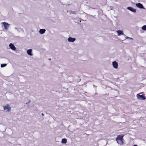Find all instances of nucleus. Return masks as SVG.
<instances>
[{"instance_id": "4468645a", "label": "nucleus", "mask_w": 146, "mask_h": 146, "mask_svg": "<svg viewBox=\"0 0 146 146\" xmlns=\"http://www.w3.org/2000/svg\"><path fill=\"white\" fill-rule=\"evenodd\" d=\"M67 142V140L65 138L62 139L61 141V142L63 143H66Z\"/></svg>"}, {"instance_id": "9d476101", "label": "nucleus", "mask_w": 146, "mask_h": 146, "mask_svg": "<svg viewBox=\"0 0 146 146\" xmlns=\"http://www.w3.org/2000/svg\"><path fill=\"white\" fill-rule=\"evenodd\" d=\"M123 135H118L117 136V137L116 138V140H122L123 139Z\"/></svg>"}, {"instance_id": "9b49d317", "label": "nucleus", "mask_w": 146, "mask_h": 146, "mask_svg": "<svg viewBox=\"0 0 146 146\" xmlns=\"http://www.w3.org/2000/svg\"><path fill=\"white\" fill-rule=\"evenodd\" d=\"M27 53L30 56H31L33 55V54H32V50L31 49H28L27 50Z\"/></svg>"}, {"instance_id": "1a4fd4ad", "label": "nucleus", "mask_w": 146, "mask_h": 146, "mask_svg": "<svg viewBox=\"0 0 146 146\" xmlns=\"http://www.w3.org/2000/svg\"><path fill=\"white\" fill-rule=\"evenodd\" d=\"M76 39L75 38H72L71 37H69L68 39V41L69 42H74L75 41Z\"/></svg>"}, {"instance_id": "f257e3e1", "label": "nucleus", "mask_w": 146, "mask_h": 146, "mask_svg": "<svg viewBox=\"0 0 146 146\" xmlns=\"http://www.w3.org/2000/svg\"><path fill=\"white\" fill-rule=\"evenodd\" d=\"M3 108L4 110L6 111H10L11 110V108L9 104H7L3 106Z\"/></svg>"}, {"instance_id": "aec40b11", "label": "nucleus", "mask_w": 146, "mask_h": 146, "mask_svg": "<svg viewBox=\"0 0 146 146\" xmlns=\"http://www.w3.org/2000/svg\"><path fill=\"white\" fill-rule=\"evenodd\" d=\"M41 115H42V116H44V113H42L41 114Z\"/></svg>"}, {"instance_id": "7ed1b4c3", "label": "nucleus", "mask_w": 146, "mask_h": 146, "mask_svg": "<svg viewBox=\"0 0 146 146\" xmlns=\"http://www.w3.org/2000/svg\"><path fill=\"white\" fill-rule=\"evenodd\" d=\"M2 24L3 25L5 29L7 30L8 29L9 26V24L5 22H3Z\"/></svg>"}, {"instance_id": "f3484780", "label": "nucleus", "mask_w": 146, "mask_h": 146, "mask_svg": "<svg viewBox=\"0 0 146 146\" xmlns=\"http://www.w3.org/2000/svg\"><path fill=\"white\" fill-rule=\"evenodd\" d=\"M125 38L126 39H128V38H130L131 39H133V38H130V37H128V36H126L125 37Z\"/></svg>"}, {"instance_id": "0eeeda50", "label": "nucleus", "mask_w": 146, "mask_h": 146, "mask_svg": "<svg viewBox=\"0 0 146 146\" xmlns=\"http://www.w3.org/2000/svg\"><path fill=\"white\" fill-rule=\"evenodd\" d=\"M127 9L129 10V11L133 12L134 13H135L136 12V10L135 9L133 8V7H127Z\"/></svg>"}, {"instance_id": "f8f14e48", "label": "nucleus", "mask_w": 146, "mask_h": 146, "mask_svg": "<svg viewBox=\"0 0 146 146\" xmlns=\"http://www.w3.org/2000/svg\"><path fill=\"white\" fill-rule=\"evenodd\" d=\"M123 139L122 140H116L118 144H119L120 145H123Z\"/></svg>"}, {"instance_id": "2eb2a0df", "label": "nucleus", "mask_w": 146, "mask_h": 146, "mask_svg": "<svg viewBox=\"0 0 146 146\" xmlns=\"http://www.w3.org/2000/svg\"><path fill=\"white\" fill-rule=\"evenodd\" d=\"M142 29L144 31H146V25L143 26L142 27Z\"/></svg>"}, {"instance_id": "39448f33", "label": "nucleus", "mask_w": 146, "mask_h": 146, "mask_svg": "<svg viewBox=\"0 0 146 146\" xmlns=\"http://www.w3.org/2000/svg\"><path fill=\"white\" fill-rule=\"evenodd\" d=\"M136 5L137 7L139 8L145 9V8L143 7V5L140 3L136 4Z\"/></svg>"}, {"instance_id": "6ab92c4d", "label": "nucleus", "mask_w": 146, "mask_h": 146, "mask_svg": "<svg viewBox=\"0 0 146 146\" xmlns=\"http://www.w3.org/2000/svg\"><path fill=\"white\" fill-rule=\"evenodd\" d=\"M31 102V101H29V102H27L26 103V104H28L29 103H30V102Z\"/></svg>"}, {"instance_id": "6e6552de", "label": "nucleus", "mask_w": 146, "mask_h": 146, "mask_svg": "<svg viewBox=\"0 0 146 146\" xmlns=\"http://www.w3.org/2000/svg\"><path fill=\"white\" fill-rule=\"evenodd\" d=\"M117 33L118 34V36H120L121 35H123L125 36V35L123 34V32L121 30H117L116 31Z\"/></svg>"}, {"instance_id": "a211bd4d", "label": "nucleus", "mask_w": 146, "mask_h": 146, "mask_svg": "<svg viewBox=\"0 0 146 146\" xmlns=\"http://www.w3.org/2000/svg\"><path fill=\"white\" fill-rule=\"evenodd\" d=\"M72 13L73 14H75L76 13V12L75 11H73L72 12Z\"/></svg>"}, {"instance_id": "4be33fe9", "label": "nucleus", "mask_w": 146, "mask_h": 146, "mask_svg": "<svg viewBox=\"0 0 146 146\" xmlns=\"http://www.w3.org/2000/svg\"><path fill=\"white\" fill-rule=\"evenodd\" d=\"M49 60H51V58H50L48 59Z\"/></svg>"}, {"instance_id": "423d86ee", "label": "nucleus", "mask_w": 146, "mask_h": 146, "mask_svg": "<svg viewBox=\"0 0 146 146\" xmlns=\"http://www.w3.org/2000/svg\"><path fill=\"white\" fill-rule=\"evenodd\" d=\"M112 65H113V67L116 69H117L118 68V63H117L115 61H114L112 62Z\"/></svg>"}, {"instance_id": "412c9836", "label": "nucleus", "mask_w": 146, "mask_h": 146, "mask_svg": "<svg viewBox=\"0 0 146 146\" xmlns=\"http://www.w3.org/2000/svg\"><path fill=\"white\" fill-rule=\"evenodd\" d=\"M133 146H137L136 145H133Z\"/></svg>"}, {"instance_id": "ddd939ff", "label": "nucleus", "mask_w": 146, "mask_h": 146, "mask_svg": "<svg viewBox=\"0 0 146 146\" xmlns=\"http://www.w3.org/2000/svg\"><path fill=\"white\" fill-rule=\"evenodd\" d=\"M45 31L46 30L44 29H41L39 30V32L40 34H42L44 33Z\"/></svg>"}, {"instance_id": "5701e85b", "label": "nucleus", "mask_w": 146, "mask_h": 146, "mask_svg": "<svg viewBox=\"0 0 146 146\" xmlns=\"http://www.w3.org/2000/svg\"><path fill=\"white\" fill-rule=\"evenodd\" d=\"M15 29H17V28H16V27H15Z\"/></svg>"}, {"instance_id": "dca6fc26", "label": "nucleus", "mask_w": 146, "mask_h": 146, "mask_svg": "<svg viewBox=\"0 0 146 146\" xmlns=\"http://www.w3.org/2000/svg\"><path fill=\"white\" fill-rule=\"evenodd\" d=\"M7 65V64H1V67L2 68L6 66Z\"/></svg>"}, {"instance_id": "20e7f679", "label": "nucleus", "mask_w": 146, "mask_h": 146, "mask_svg": "<svg viewBox=\"0 0 146 146\" xmlns=\"http://www.w3.org/2000/svg\"><path fill=\"white\" fill-rule=\"evenodd\" d=\"M10 48L13 50H16V47L12 43H10L9 45Z\"/></svg>"}, {"instance_id": "f03ea898", "label": "nucleus", "mask_w": 146, "mask_h": 146, "mask_svg": "<svg viewBox=\"0 0 146 146\" xmlns=\"http://www.w3.org/2000/svg\"><path fill=\"white\" fill-rule=\"evenodd\" d=\"M137 98L138 99H141L142 100H144L146 99L145 97L143 94L140 95L138 94L137 95Z\"/></svg>"}]
</instances>
